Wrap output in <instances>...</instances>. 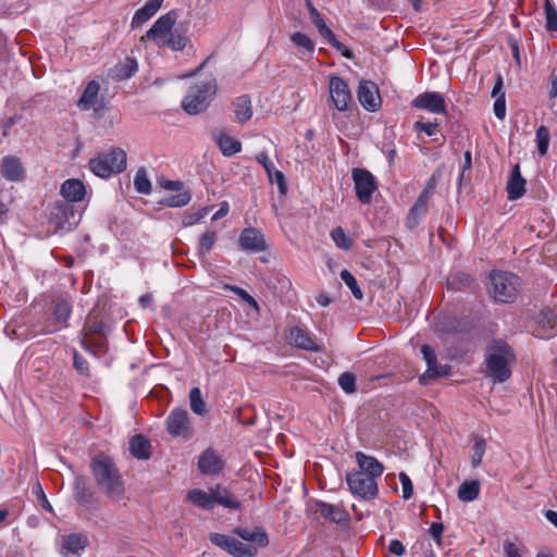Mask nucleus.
<instances>
[{"label": "nucleus", "instance_id": "5fc2aeb1", "mask_svg": "<svg viewBox=\"0 0 557 557\" xmlns=\"http://www.w3.org/2000/svg\"><path fill=\"white\" fill-rule=\"evenodd\" d=\"M338 385L347 393L352 394L356 392V376L351 372H344L338 377Z\"/></svg>", "mask_w": 557, "mask_h": 557}, {"label": "nucleus", "instance_id": "338daca9", "mask_svg": "<svg viewBox=\"0 0 557 557\" xmlns=\"http://www.w3.org/2000/svg\"><path fill=\"white\" fill-rule=\"evenodd\" d=\"M271 182H275L277 184L278 189L282 194L286 193V189H287L286 181H285L284 174L281 171H274V172L272 171V181Z\"/></svg>", "mask_w": 557, "mask_h": 557}, {"label": "nucleus", "instance_id": "72a5a7b5", "mask_svg": "<svg viewBox=\"0 0 557 557\" xmlns=\"http://www.w3.org/2000/svg\"><path fill=\"white\" fill-rule=\"evenodd\" d=\"M99 90V83L96 81H90L85 87L83 95L78 100V107L83 110H89L91 108H95L98 101Z\"/></svg>", "mask_w": 557, "mask_h": 557}, {"label": "nucleus", "instance_id": "a18cd8bd", "mask_svg": "<svg viewBox=\"0 0 557 557\" xmlns=\"http://www.w3.org/2000/svg\"><path fill=\"white\" fill-rule=\"evenodd\" d=\"M72 313V306L67 300H60L55 304L53 315L55 320L62 324V326H66V321Z\"/></svg>", "mask_w": 557, "mask_h": 557}, {"label": "nucleus", "instance_id": "aec40b11", "mask_svg": "<svg viewBox=\"0 0 557 557\" xmlns=\"http://www.w3.org/2000/svg\"><path fill=\"white\" fill-rule=\"evenodd\" d=\"M233 532L244 541L249 542L248 545H255L257 549L269 545V536L262 527H255L252 530L236 527Z\"/></svg>", "mask_w": 557, "mask_h": 557}, {"label": "nucleus", "instance_id": "4c0bfd02", "mask_svg": "<svg viewBox=\"0 0 557 557\" xmlns=\"http://www.w3.org/2000/svg\"><path fill=\"white\" fill-rule=\"evenodd\" d=\"M290 40L304 57H311L314 52V42L306 34L296 32L292 34Z\"/></svg>", "mask_w": 557, "mask_h": 557}, {"label": "nucleus", "instance_id": "8fccbe9b", "mask_svg": "<svg viewBox=\"0 0 557 557\" xmlns=\"http://www.w3.org/2000/svg\"><path fill=\"white\" fill-rule=\"evenodd\" d=\"M331 237L335 245L341 249L348 250L352 245V240L345 234L341 226L335 227L331 232Z\"/></svg>", "mask_w": 557, "mask_h": 557}, {"label": "nucleus", "instance_id": "ea45409f", "mask_svg": "<svg viewBox=\"0 0 557 557\" xmlns=\"http://www.w3.org/2000/svg\"><path fill=\"white\" fill-rule=\"evenodd\" d=\"M480 493V482L476 480L466 481L458 488V498L462 502H472Z\"/></svg>", "mask_w": 557, "mask_h": 557}, {"label": "nucleus", "instance_id": "ddd939ff", "mask_svg": "<svg viewBox=\"0 0 557 557\" xmlns=\"http://www.w3.org/2000/svg\"><path fill=\"white\" fill-rule=\"evenodd\" d=\"M177 18V13L172 10L160 16L150 29L141 37V40L148 39L153 41L158 47L164 44Z\"/></svg>", "mask_w": 557, "mask_h": 557}, {"label": "nucleus", "instance_id": "49530a36", "mask_svg": "<svg viewBox=\"0 0 557 557\" xmlns=\"http://www.w3.org/2000/svg\"><path fill=\"white\" fill-rule=\"evenodd\" d=\"M134 185L139 194L148 195L151 191V183L144 168H140L135 175Z\"/></svg>", "mask_w": 557, "mask_h": 557}, {"label": "nucleus", "instance_id": "4468645a", "mask_svg": "<svg viewBox=\"0 0 557 557\" xmlns=\"http://www.w3.org/2000/svg\"><path fill=\"white\" fill-rule=\"evenodd\" d=\"M166 430L173 436L189 438L191 426L187 410L181 408L172 410L166 419Z\"/></svg>", "mask_w": 557, "mask_h": 557}, {"label": "nucleus", "instance_id": "0eeeda50", "mask_svg": "<svg viewBox=\"0 0 557 557\" xmlns=\"http://www.w3.org/2000/svg\"><path fill=\"white\" fill-rule=\"evenodd\" d=\"M81 220V214L75 210L74 205L66 201H57L50 212L49 223L54 231H72Z\"/></svg>", "mask_w": 557, "mask_h": 557}, {"label": "nucleus", "instance_id": "cd10ccee", "mask_svg": "<svg viewBox=\"0 0 557 557\" xmlns=\"http://www.w3.org/2000/svg\"><path fill=\"white\" fill-rule=\"evenodd\" d=\"M162 3L163 0H148L143 8L135 12L132 18V27L137 28L150 20L161 8Z\"/></svg>", "mask_w": 557, "mask_h": 557}, {"label": "nucleus", "instance_id": "412c9836", "mask_svg": "<svg viewBox=\"0 0 557 557\" xmlns=\"http://www.w3.org/2000/svg\"><path fill=\"white\" fill-rule=\"evenodd\" d=\"M289 341L293 345L302 350L314 352L322 350L321 346L314 342L311 334L299 326H294L290 329Z\"/></svg>", "mask_w": 557, "mask_h": 557}, {"label": "nucleus", "instance_id": "c9c22d12", "mask_svg": "<svg viewBox=\"0 0 557 557\" xmlns=\"http://www.w3.org/2000/svg\"><path fill=\"white\" fill-rule=\"evenodd\" d=\"M137 70V61L133 58H126L124 62L116 64L111 70V76L115 81H124L133 76Z\"/></svg>", "mask_w": 557, "mask_h": 557}, {"label": "nucleus", "instance_id": "9d476101", "mask_svg": "<svg viewBox=\"0 0 557 557\" xmlns=\"http://www.w3.org/2000/svg\"><path fill=\"white\" fill-rule=\"evenodd\" d=\"M330 98L327 106L334 108L339 112H345L350 109L352 104V96L347 83L338 77L332 76L329 84Z\"/></svg>", "mask_w": 557, "mask_h": 557}, {"label": "nucleus", "instance_id": "a19ab883", "mask_svg": "<svg viewBox=\"0 0 557 557\" xmlns=\"http://www.w3.org/2000/svg\"><path fill=\"white\" fill-rule=\"evenodd\" d=\"M471 442L473 443L471 466L478 468L486 450V441L482 436L474 434L471 436Z\"/></svg>", "mask_w": 557, "mask_h": 557}, {"label": "nucleus", "instance_id": "13d9d810", "mask_svg": "<svg viewBox=\"0 0 557 557\" xmlns=\"http://www.w3.org/2000/svg\"><path fill=\"white\" fill-rule=\"evenodd\" d=\"M398 476L403 487V498H411L413 494V486L410 478L405 472H400Z\"/></svg>", "mask_w": 557, "mask_h": 557}, {"label": "nucleus", "instance_id": "20e7f679", "mask_svg": "<svg viewBox=\"0 0 557 557\" xmlns=\"http://www.w3.org/2000/svg\"><path fill=\"white\" fill-rule=\"evenodd\" d=\"M521 287L519 276L510 272L493 271L490 274V296L498 302H513Z\"/></svg>", "mask_w": 557, "mask_h": 557}, {"label": "nucleus", "instance_id": "f257e3e1", "mask_svg": "<svg viewBox=\"0 0 557 557\" xmlns=\"http://www.w3.org/2000/svg\"><path fill=\"white\" fill-rule=\"evenodd\" d=\"M90 471L97 487L107 498L119 502L125 497V483L110 456L96 455L90 461Z\"/></svg>", "mask_w": 557, "mask_h": 557}, {"label": "nucleus", "instance_id": "6ab92c4d", "mask_svg": "<svg viewBox=\"0 0 557 557\" xmlns=\"http://www.w3.org/2000/svg\"><path fill=\"white\" fill-rule=\"evenodd\" d=\"M421 354L428 364V370L424 375H428L429 377H442L449 375L450 367L447 364H437L436 354L430 345L424 344L421 347Z\"/></svg>", "mask_w": 557, "mask_h": 557}, {"label": "nucleus", "instance_id": "bf43d9fd", "mask_svg": "<svg viewBox=\"0 0 557 557\" xmlns=\"http://www.w3.org/2000/svg\"><path fill=\"white\" fill-rule=\"evenodd\" d=\"M413 128L414 131H418V132H424L428 136H433L436 134L437 129H438V124L437 123H425V122H422V121H417L414 124H413Z\"/></svg>", "mask_w": 557, "mask_h": 557}, {"label": "nucleus", "instance_id": "a878e982", "mask_svg": "<svg viewBox=\"0 0 557 557\" xmlns=\"http://www.w3.org/2000/svg\"><path fill=\"white\" fill-rule=\"evenodd\" d=\"M356 461L359 466L358 471H364L374 479L380 478L384 472L383 465L376 458L368 456L362 451L356 453Z\"/></svg>", "mask_w": 557, "mask_h": 557}, {"label": "nucleus", "instance_id": "58836bf2", "mask_svg": "<svg viewBox=\"0 0 557 557\" xmlns=\"http://www.w3.org/2000/svg\"><path fill=\"white\" fill-rule=\"evenodd\" d=\"M218 145L221 152L225 157H232L242 150V144L239 140L232 138L226 134H221L218 138Z\"/></svg>", "mask_w": 557, "mask_h": 557}, {"label": "nucleus", "instance_id": "2f4dec72", "mask_svg": "<svg viewBox=\"0 0 557 557\" xmlns=\"http://www.w3.org/2000/svg\"><path fill=\"white\" fill-rule=\"evenodd\" d=\"M87 537L82 534H70L63 539V555L77 556L86 547Z\"/></svg>", "mask_w": 557, "mask_h": 557}, {"label": "nucleus", "instance_id": "473e14b6", "mask_svg": "<svg viewBox=\"0 0 557 557\" xmlns=\"http://www.w3.org/2000/svg\"><path fill=\"white\" fill-rule=\"evenodd\" d=\"M188 500H190L195 506L205 509L211 510L214 508L213 497H212V487H210L207 492L200 488L190 490L187 494Z\"/></svg>", "mask_w": 557, "mask_h": 557}, {"label": "nucleus", "instance_id": "6e6552de", "mask_svg": "<svg viewBox=\"0 0 557 557\" xmlns=\"http://www.w3.org/2000/svg\"><path fill=\"white\" fill-rule=\"evenodd\" d=\"M346 481L350 492L362 499H374L379 493L376 479L364 471L348 473Z\"/></svg>", "mask_w": 557, "mask_h": 557}, {"label": "nucleus", "instance_id": "bb28decb", "mask_svg": "<svg viewBox=\"0 0 557 557\" xmlns=\"http://www.w3.org/2000/svg\"><path fill=\"white\" fill-rule=\"evenodd\" d=\"M524 191L525 180L521 176L519 164H516L507 183L508 199L517 200L523 196Z\"/></svg>", "mask_w": 557, "mask_h": 557}, {"label": "nucleus", "instance_id": "1a4fd4ad", "mask_svg": "<svg viewBox=\"0 0 557 557\" xmlns=\"http://www.w3.org/2000/svg\"><path fill=\"white\" fill-rule=\"evenodd\" d=\"M209 540L213 545L234 557H255L258 554L255 545L245 544L235 537L222 533H210Z\"/></svg>", "mask_w": 557, "mask_h": 557}, {"label": "nucleus", "instance_id": "09e8293b", "mask_svg": "<svg viewBox=\"0 0 557 557\" xmlns=\"http://www.w3.org/2000/svg\"><path fill=\"white\" fill-rule=\"evenodd\" d=\"M190 199L191 195L189 191H181L176 195L165 198L161 201V203L172 208H180L186 206Z\"/></svg>", "mask_w": 557, "mask_h": 557}, {"label": "nucleus", "instance_id": "603ef678", "mask_svg": "<svg viewBox=\"0 0 557 557\" xmlns=\"http://www.w3.org/2000/svg\"><path fill=\"white\" fill-rule=\"evenodd\" d=\"M537 150L541 156H545L549 145V131L546 126L542 125L536 131Z\"/></svg>", "mask_w": 557, "mask_h": 557}, {"label": "nucleus", "instance_id": "f8f14e48", "mask_svg": "<svg viewBox=\"0 0 557 557\" xmlns=\"http://www.w3.org/2000/svg\"><path fill=\"white\" fill-rule=\"evenodd\" d=\"M351 176L355 183L357 199L361 203H369L377 188L375 177L366 169H352Z\"/></svg>", "mask_w": 557, "mask_h": 557}, {"label": "nucleus", "instance_id": "e433bc0d", "mask_svg": "<svg viewBox=\"0 0 557 557\" xmlns=\"http://www.w3.org/2000/svg\"><path fill=\"white\" fill-rule=\"evenodd\" d=\"M473 283L474 280L470 274L465 272H456L448 276L446 286L448 290L461 292L471 288Z\"/></svg>", "mask_w": 557, "mask_h": 557}, {"label": "nucleus", "instance_id": "f03ea898", "mask_svg": "<svg viewBox=\"0 0 557 557\" xmlns=\"http://www.w3.org/2000/svg\"><path fill=\"white\" fill-rule=\"evenodd\" d=\"M516 362L513 349L503 339H493L486 347V376L494 383H504L511 376Z\"/></svg>", "mask_w": 557, "mask_h": 557}, {"label": "nucleus", "instance_id": "393cba45", "mask_svg": "<svg viewBox=\"0 0 557 557\" xmlns=\"http://www.w3.org/2000/svg\"><path fill=\"white\" fill-rule=\"evenodd\" d=\"M1 174L4 178L18 182L24 178V169L16 157H4L1 161Z\"/></svg>", "mask_w": 557, "mask_h": 557}, {"label": "nucleus", "instance_id": "f704fd0d", "mask_svg": "<svg viewBox=\"0 0 557 557\" xmlns=\"http://www.w3.org/2000/svg\"><path fill=\"white\" fill-rule=\"evenodd\" d=\"M235 119L238 123H245L252 116L251 100L247 95H243L233 102Z\"/></svg>", "mask_w": 557, "mask_h": 557}, {"label": "nucleus", "instance_id": "79ce46f5", "mask_svg": "<svg viewBox=\"0 0 557 557\" xmlns=\"http://www.w3.org/2000/svg\"><path fill=\"white\" fill-rule=\"evenodd\" d=\"M188 38L178 29H172L169 37L160 47H166L173 51H182L187 45Z\"/></svg>", "mask_w": 557, "mask_h": 557}, {"label": "nucleus", "instance_id": "6e6d98bb", "mask_svg": "<svg viewBox=\"0 0 557 557\" xmlns=\"http://www.w3.org/2000/svg\"><path fill=\"white\" fill-rule=\"evenodd\" d=\"M33 493L36 495L37 499L39 500L40 503V506L51 512L52 511V506L51 504L49 503L44 490H42V486L39 482H36V484L34 485L33 487Z\"/></svg>", "mask_w": 557, "mask_h": 557}, {"label": "nucleus", "instance_id": "c03bdc74", "mask_svg": "<svg viewBox=\"0 0 557 557\" xmlns=\"http://www.w3.org/2000/svg\"><path fill=\"white\" fill-rule=\"evenodd\" d=\"M320 35L345 58L352 59V52L344 44L336 39L334 33L329 27L325 28Z\"/></svg>", "mask_w": 557, "mask_h": 557}, {"label": "nucleus", "instance_id": "864d4df0", "mask_svg": "<svg viewBox=\"0 0 557 557\" xmlns=\"http://www.w3.org/2000/svg\"><path fill=\"white\" fill-rule=\"evenodd\" d=\"M341 278L349 287L356 299L361 300L363 298L362 290L359 288L355 276L348 270L341 272Z\"/></svg>", "mask_w": 557, "mask_h": 557}, {"label": "nucleus", "instance_id": "5701e85b", "mask_svg": "<svg viewBox=\"0 0 557 557\" xmlns=\"http://www.w3.org/2000/svg\"><path fill=\"white\" fill-rule=\"evenodd\" d=\"M213 505H219L223 508L232 510H240L242 503L237 497L225 486L220 484L212 487Z\"/></svg>", "mask_w": 557, "mask_h": 557}, {"label": "nucleus", "instance_id": "a211bd4d", "mask_svg": "<svg viewBox=\"0 0 557 557\" xmlns=\"http://www.w3.org/2000/svg\"><path fill=\"white\" fill-rule=\"evenodd\" d=\"M433 189L434 186L429 183L425 189L418 197L414 205L411 207L407 216L408 227L414 228L418 225L420 218L428 212L429 200L433 194Z\"/></svg>", "mask_w": 557, "mask_h": 557}, {"label": "nucleus", "instance_id": "39448f33", "mask_svg": "<svg viewBox=\"0 0 557 557\" xmlns=\"http://www.w3.org/2000/svg\"><path fill=\"white\" fill-rule=\"evenodd\" d=\"M107 329L98 313L91 311L85 321L82 330V345L94 355L106 351L107 349Z\"/></svg>", "mask_w": 557, "mask_h": 557}, {"label": "nucleus", "instance_id": "f3484780", "mask_svg": "<svg viewBox=\"0 0 557 557\" xmlns=\"http://www.w3.org/2000/svg\"><path fill=\"white\" fill-rule=\"evenodd\" d=\"M411 106L416 109L428 110L432 113H445V99L440 92L426 91L417 96Z\"/></svg>", "mask_w": 557, "mask_h": 557}, {"label": "nucleus", "instance_id": "0e129e2a", "mask_svg": "<svg viewBox=\"0 0 557 557\" xmlns=\"http://www.w3.org/2000/svg\"><path fill=\"white\" fill-rule=\"evenodd\" d=\"M256 159L264 168L270 181H272L273 163L269 160L267 152L258 153Z\"/></svg>", "mask_w": 557, "mask_h": 557}, {"label": "nucleus", "instance_id": "37998d69", "mask_svg": "<svg viewBox=\"0 0 557 557\" xmlns=\"http://www.w3.org/2000/svg\"><path fill=\"white\" fill-rule=\"evenodd\" d=\"M190 409L194 413L203 416L207 413V406L201 396L199 387H193L189 392Z\"/></svg>", "mask_w": 557, "mask_h": 557}, {"label": "nucleus", "instance_id": "e2e57ef3", "mask_svg": "<svg viewBox=\"0 0 557 557\" xmlns=\"http://www.w3.org/2000/svg\"><path fill=\"white\" fill-rule=\"evenodd\" d=\"M225 289H230V290L234 292L244 301H246L247 304H249L251 306L257 307V301L255 300V298L251 295H249L245 289L237 287V286H231V285H225Z\"/></svg>", "mask_w": 557, "mask_h": 557}, {"label": "nucleus", "instance_id": "de8ad7c7", "mask_svg": "<svg viewBox=\"0 0 557 557\" xmlns=\"http://www.w3.org/2000/svg\"><path fill=\"white\" fill-rule=\"evenodd\" d=\"M546 28L549 32H557V10L550 0H544Z\"/></svg>", "mask_w": 557, "mask_h": 557}, {"label": "nucleus", "instance_id": "3c124183", "mask_svg": "<svg viewBox=\"0 0 557 557\" xmlns=\"http://www.w3.org/2000/svg\"><path fill=\"white\" fill-rule=\"evenodd\" d=\"M216 240V233L214 231H207L200 237L199 242V256L205 257L213 247Z\"/></svg>", "mask_w": 557, "mask_h": 557}, {"label": "nucleus", "instance_id": "7c9ffc66", "mask_svg": "<svg viewBox=\"0 0 557 557\" xmlns=\"http://www.w3.org/2000/svg\"><path fill=\"white\" fill-rule=\"evenodd\" d=\"M131 454L141 460H147L151 456L150 442L141 434L134 435L129 441Z\"/></svg>", "mask_w": 557, "mask_h": 557}, {"label": "nucleus", "instance_id": "680f3d73", "mask_svg": "<svg viewBox=\"0 0 557 557\" xmlns=\"http://www.w3.org/2000/svg\"><path fill=\"white\" fill-rule=\"evenodd\" d=\"M524 550L523 547H520L519 545L515 544L510 541L504 542V552L507 557H522V552Z\"/></svg>", "mask_w": 557, "mask_h": 557}, {"label": "nucleus", "instance_id": "2eb2a0df", "mask_svg": "<svg viewBox=\"0 0 557 557\" xmlns=\"http://www.w3.org/2000/svg\"><path fill=\"white\" fill-rule=\"evenodd\" d=\"M357 97L360 104L369 112L379 110L382 103L377 86L370 81H361L359 83Z\"/></svg>", "mask_w": 557, "mask_h": 557}, {"label": "nucleus", "instance_id": "4be33fe9", "mask_svg": "<svg viewBox=\"0 0 557 557\" xmlns=\"http://www.w3.org/2000/svg\"><path fill=\"white\" fill-rule=\"evenodd\" d=\"M223 460L213 449H206L198 460V468L202 474H216L223 469Z\"/></svg>", "mask_w": 557, "mask_h": 557}, {"label": "nucleus", "instance_id": "7ed1b4c3", "mask_svg": "<svg viewBox=\"0 0 557 557\" xmlns=\"http://www.w3.org/2000/svg\"><path fill=\"white\" fill-rule=\"evenodd\" d=\"M216 81L212 74L191 85L182 101L183 109L188 114L203 112L216 94Z\"/></svg>", "mask_w": 557, "mask_h": 557}, {"label": "nucleus", "instance_id": "b1692460", "mask_svg": "<svg viewBox=\"0 0 557 557\" xmlns=\"http://www.w3.org/2000/svg\"><path fill=\"white\" fill-rule=\"evenodd\" d=\"M60 193L64 197V201L73 203L83 200L86 189L82 181L70 178L61 185Z\"/></svg>", "mask_w": 557, "mask_h": 557}, {"label": "nucleus", "instance_id": "423d86ee", "mask_svg": "<svg viewBox=\"0 0 557 557\" xmlns=\"http://www.w3.org/2000/svg\"><path fill=\"white\" fill-rule=\"evenodd\" d=\"M126 152L122 148H112L109 152H100L89 160V170L101 178L122 173L126 169Z\"/></svg>", "mask_w": 557, "mask_h": 557}, {"label": "nucleus", "instance_id": "69168bd1", "mask_svg": "<svg viewBox=\"0 0 557 557\" xmlns=\"http://www.w3.org/2000/svg\"><path fill=\"white\" fill-rule=\"evenodd\" d=\"M209 211V208H202L194 214H189L184 219L185 225H193L203 219Z\"/></svg>", "mask_w": 557, "mask_h": 557}, {"label": "nucleus", "instance_id": "9b49d317", "mask_svg": "<svg viewBox=\"0 0 557 557\" xmlns=\"http://www.w3.org/2000/svg\"><path fill=\"white\" fill-rule=\"evenodd\" d=\"M73 498L86 511L94 512L100 509V500L91 490L88 478L85 475L75 476Z\"/></svg>", "mask_w": 557, "mask_h": 557}, {"label": "nucleus", "instance_id": "c756f323", "mask_svg": "<svg viewBox=\"0 0 557 557\" xmlns=\"http://www.w3.org/2000/svg\"><path fill=\"white\" fill-rule=\"evenodd\" d=\"M537 324L541 336L550 337L557 325V313L549 308L543 309L537 317Z\"/></svg>", "mask_w": 557, "mask_h": 557}, {"label": "nucleus", "instance_id": "4d7b16f0", "mask_svg": "<svg viewBox=\"0 0 557 557\" xmlns=\"http://www.w3.org/2000/svg\"><path fill=\"white\" fill-rule=\"evenodd\" d=\"M73 359L76 371L82 375L89 376V364L87 360L76 351L74 352Z\"/></svg>", "mask_w": 557, "mask_h": 557}, {"label": "nucleus", "instance_id": "774afa93", "mask_svg": "<svg viewBox=\"0 0 557 557\" xmlns=\"http://www.w3.org/2000/svg\"><path fill=\"white\" fill-rule=\"evenodd\" d=\"M388 550L396 556H403L406 553L404 544L398 540H392L389 542Z\"/></svg>", "mask_w": 557, "mask_h": 557}, {"label": "nucleus", "instance_id": "052dcab7", "mask_svg": "<svg viewBox=\"0 0 557 557\" xmlns=\"http://www.w3.org/2000/svg\"><path fill=\"white\" fill-rule=\"evenodd\" d=\"M494 113L497 119L504 120L506 116L505 92H502L494 102Z\"/></svg>", "mask_w": 557, "mask_h": 557}, {"label": "nucleus", "instance_id": "c85d7f7f", "mask_svg": "<svg viewBox=\"0 0 557 557\" xmlns=\"http://www.w3.org/2000/svg\"><path fill=\"white\" fill-rule=\"evenodd\" d=\"M317 512L329 521L342 523L348 519V513L337 505L323 502L317 503Z\"/></svg>", "mask_w": 557, "mask_h": 557}, {"label": "nucleus", "instance_id": "dca6fc26", "mask_svg": "<svg viewBox=\"0 0 557 557\" xmlns=\"http://www.w3.org/2000/svg\"><path fill=\"white\" fill-rule=\"evenodd\" d=\"M238 245L242 250L247 252H260L267 249V244L263 234L255 228L247 227L240 233Z\"/></svg>", "mask_w": 557, "mask_h": 557}]
</instances>
